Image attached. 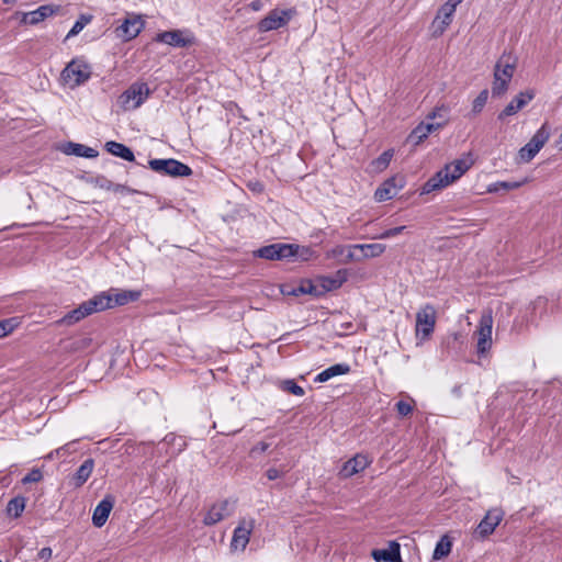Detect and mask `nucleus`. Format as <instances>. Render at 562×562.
<instances>
[{"label":"nucleus","mask_w":562,"mask_h":562,"mask_svg":"<svg viewBox=\"0 0 562 562\" xmlns=\"http://www.w3.org/2000/svg\"><path fill=\"white\" fill-rule=\"evenodd\" d=\"M472 161L467 158L457 159L435 173L423 187V193H429L448 187L460 179L471 167Z\"/></svg>","instance_id":"obj_1"},{"label":"nucleus","mask_w":562,"mask_h":562,"mask_svg":"<svg viewBox=\"0 0 562 562\" xmlns=\"http://www.w3.org/2000/svg\"><path fill=\"white\" fill-rule=\"evenodd\" d=\"M517 57L513 53L504 52L495 64L494 80L492 83V95H503L509 86L517 67Z\"/></svg>","instance_id":"obj_2"},{"label":"nucleus","mask_w":562,"mask_h":562,"mask_svg":"<svg viewBox=\"0 0 562 562\" xmlns=\"http://www.w3.org/2000/svg\"><path fill=\"white\" fill-rule=\"evenodd\" d=\"M110 299L103 294H97L93 297L82 302L77 308L65 314L57 323L60 325L71 326L87 316L108 310Z\"/></svg>","instance_id":"obj_3"},{"label":"nucleus","mask_w":562,"mask_h":562,"mask_svg":"<svg viewBox=\"0 0 562 562\" xmlns=\"http://www.w3.org/2000/svg\"><path fill=\"white\" fill-rule=\"evenodd\" d=\"M150 95V89L146 82L132 83L120 97L119 104L125 110H135L139 108Z\"/></svg>","instance_id":"obj_4"},{"label":"nucleus","mask_w":562,"mask_h":562,"mask_svg":"<svg viewBox=\"0 0 562 562\" xmlns=\"http://www.w3.org/2000/svg\"><path fill=\"white\" fill-rule=\"evenodd\" d=\"M299 250V245L276 243L260 247L254 251V256L267 260H283L297 256Z\"/></svg>","instance_id":"obj_5"},{"label":"nucleus","mask_w":562,"mask_h":562,"mask_svg":"<svg viewBox=\"0 0 562 562\" xmlns=\"http://www.w3.org/2000/svg\"><path fill=\"white\" fill-rule=\"evenodd\" d=\"M149 168L160 175L170 177H189L192 175V169L177 160V159H150L148 161Z\"/></svg>","instance_id":"obj_6"},{"label":"nucleus","mask_w":562,"mask_h":562,"mask_svg":"<svg viewBox=\"0 0 562 562\" xmlns=\"http://www.w3.org/2000/svg\"><path fill=\"white\" fill-rule=\"evenodd\" d=\"M91 74V66L87 61L74 59L65 67L61 77L71 87H77L88 81Z\"/></svg>","instance_id":"obj_7"},{"label":"nucleus","mask_w":562,"mask_h":562,"mask_svg":"<svg viewBox=\"0 0 562 562\" xmlns=\"http://www.w3.org/2000/svg\"><path fill=\"white\" fill-rule=\"evenodd\" d=\"M296 14V10L290 9H273L267 16L261 19L258 23V31L261 33L279 30L288 25L291 19Z\"/></svg>","instance_id":"obj_8"},{"label":"nucleus","mask_w":562,"mask_h":562,"mask_svg":"<svg viewBox=\"0 0 562 562\" xmlns=\"http://www.w3.org/2000/svg\"><path fill=\"white\" fill-rule=\"evenodd\" d=\"M436 325V311L434 306L427 304L416 314V337L422 340L428 339L434 333Z\"/></svg>","instance_id":"obj_9"},{"label":"nucleus","mask_w":562,"mask_h":562,"mask_svg":"<svg viewBox=\"0 0 562 562\" xmlns=\"http://www.w3.org/2000/svg\"><path fill=\"white\" fill-rule=\"evenodd\" d=\"M492 328L493 317L491 312L483 313L475 330L477 337L476 351L480 356H484L492 347Z\"/></svg>","instance_id":"obj_10"},{"label":"nucleus","mask_w":562,"mask_h":562,"mask_svg":"<svg viewBox=\"0 0 562 562\" xmlns=\"http://www.w3.org/2000/svg\"><path fill=\"white\" fill-rule=\"evenodd\" d=\"M255 528V520L252 518H243L238 521L237 527L233 531L231 540V550L244 552L249 543L250 536Z\"/></svg>","instance_id":"obj_11"},{"label":"nucleus","mask_w":562,"mask_h":562,"mask_svg":"<svg viewBox=\"0 0 562 562\" xmlns=\"http://www.w3.org/2000/svg\"><path fill=\"white\" fill-rule=\"evenodd\" d=\"M549 132L546 126H541L531 139L519 149L518 156L520 161L529 162L540 151L549 139Z\"/></svg>","instance_id":"obj_12"},{"label":"nucleus","mask_w":562,"mask_h":562,"mask_svg":"<svg viewBox=\"0 0 562 562\" xmlns=\"http://www.w3.org/2000/svg\"><path fill=\"white\" fill-rule=\"evenodd\" d=\"M456 9L457 8L449 2H445L439 8L430 26L434 37L442 35L447 27L451 24Z\"/></svg>","instance_id":"obj_13"},{"label":"nucleus","mask_w":562,"mask_h":562,"mask_svg":"<svg viewBox=\"0 0 562 562\" xmlns=\"http://www.w3.org/2000/svg\"><path fill=\"white\" fill-rule=\"evenodd\" d=\"M234 513V503L229 499L220 501L211 506L203 518L206 526L215 525L223 519L232 516Z\"/></svg>","instance_id":"obj_14"},{"label":"nucleus","mask_w":562,"mask_h":562,"mask_svg":"<svg viewBox=\"0 0 562 562\" xmlns=\"http://www.w3.org/2000/svg\"><path fill=\"white\" fill-rule=\"evenodd\" d=\"M405 186L404 176H394L385 180L381 187L375 190L374 198L378 202H384L393 199Z\"/></svg>","instance_id":"obj_15"},{"label":"nucleus","mask_w":562,"mask_h":562,"mask_svg":"<svg viewBox=\"0 0 562 562\" xmlns=\"http://www.w3.org/2000/svg\"><path fill=\"white\" fill-rule=\"evenodd\" d=\"M536 93L532 89H527L525 91L519 92L498 114L497 119L499 121H504L507 116H513L518 111L524 109L533 98Z\"/></svg>","instance_id":"obj_16"},{"label":"nucleus","mask_w":562,"mask_h":562,"mask_svg":"<svg viewBox=\"0 0 562 562\" xmlns=\"http://www.w3.org/2000/svg\"><path fill=\"white\" fill-rule=\"evenodd\" d=\"M144 21L140 16L133 15L124 20V22L116 27V36L123 41H131L135 38L143 30Z\"/></svg>","instance_id":"obj_17"},{"label":"nucleus","mask_w":562,"mask_h":562,"mask_svg":"<svg viewBox=\"0 0 562 562\" xmlns=\"http://www.w3.org/2000/svg\"><path fill=\"white\" fill-rule=\"evenodd\" d=\"M100 294H103L110 299V305L108 308L122 306L130 302H135L140 297V292L136 290L117 291L116 289H111L106 292H101Z\"/></svg>","instance_id":"obj_18"},{"label":"nucleus","mask_w":562,"mask_h":562,"mask_svg":"<svg viewBox=\"0 0 562 562\" xmlns=\"http://www.w3.org/2000/svg\"><path fill=\"white\" fill-rule=\"evenodd\" d=\"M504 516V513L499 508L490 509L484 518L480 521L477 526V533L482 537H487L492 535L495 528L499 525Z\"/></svg>","instance_id":"obj_19"},{"label":"nucleus","mask_w":562,"mask_h":562,"mask_svg":"<svg viewBox=\"0 0 562 562\" xmlns=\"http://www.w3.org/2000/svg\"><path fill=\"white\" fill-rule=\"evenodd\" d=\"M280 292L284 296H301L304 294L319 295L321 292L317 286L314 285L310 280H303L299 284H282Z\"/></svg>","instance_id":"obj_20"},{"label":"nucleus","mask_w":562,"mask_h":562,"mask_svg":"<svg viewBox=\"0 0 562 562\" xmlns=\"http://www.w3.org/2000/svg\"><path fill=\"white\" fill-rule=\"evenodd\" d=\"M155 41L173 47H187L192 44V40L184 37V32L181 30H172L158 33L155 37Z\"/></svg>","instance_id":"obj_21"},{"label":"nucleus","mask_w":562,"mask_h":562,"mask_svg":"<svg viewBox=\"0 0 562 562\" xmlns=\"http://www.w3.org/2000/svg\"><path fill=\"white\" fill-rule=\"evenodd\" d=\"M353 250H359L361 255H356L353 251H349L347 258L349 260H361L363 258H373L382 255L385 251V245L383 244H362L353 245Z\"/></svg>","instance_id":"obj_22"},{"label":"nucleus","mask_w":562,"mask_h":562,"mask_svg":"<svg viewBox=\"0 0 562 562\" xmlns=\"http://www.w3.org/2000/svg\"><path fill=\"white\" fill-rule=\"evenodd\" d=\"M371 460L364 454H357L353 458L349 459L342 465L340 470V475L342 477H350L361 471H363L369 464Z\"/></svg>","instance_id":"obj_23"},{"label":"nucleus","mask_w":562,"mask_h":562,"mask_svg":"<svg viewBox=\"0 0 562 562\" xmlns=\"http://www.w3.org/2000/svg\"><path fill=\"white\" fill-rule=\"evenodd\" d=\"M376 562H401L400 544L391 541L385 549H375L371 553Z\"/></svg>","instance_id":"obj_24"},{"label":"nucleus","mask_w":562,"mask_h":562,"mask_svg":"<svg viewBox=\"0 0 562 562\" xmlns=\"http://www.w3.org/2000/svg\"><path fill=\"white\" fill-rule=\"evenodd\" d=\"M113 508V499L104 497L94 508L92 522L95 527L101 528L106 522L109 515Z\"/></svg>","instance_id":"obj_25"},{"label":"nucleus","mask_w":562,"mask_h":562,"mask_svg":"<svg viewBox=\"0 0 562 562\" xmlns=\"http://www.w3.org/2000/svg\"><path fill=\"white\" fill-rule=\"evenodd\" d=\"M57 8L50 4L41 5L34 11L24 13L23 15V22L34 25L42 21H44L46 18L52 16L56 12Z\"/></svg>","instance_id":"obj_26"},{"label":"nucleus","mask_w":562,"mask_h":562,"mask_svg":"<svg viewBox=\"0 0 562 562\" xmlns=\"http://www.w3.org/2000/svg\"><path fill=\"white\" fill-rule=\"evenodd\" d=\"M93 469H94V460L91 458L85 460L83 463L79 467V469L76 471V473L71 477L72 485L75 487L82 486L90 477Z\"/></svg>","instance_id":"obj_27"},{"label":"nucleus","mask_w":562,"mask_h":562,"mask_svg":"<svg viewBox=\"0 0 562 562\" xmlns=\"http://www.w3.org/2000/svg\"><path fill=\"white\" fill-rule=\"evenodd\" d=\"M349 372H350V366L349 364H347V363H336V364L330 366L327 369L323 370L322 372H319L315 376L314 381L323 383V382H326V381L330 380L334 376L347 374Z\"/></svg>","instance_id":"obj_28"},{"label":"nucleus","mask_w":562,"mask_h":562,"mask_svg":"<svg viewBox=\"0 0 562 562\" xmlns=\"http://www.w3.org/2000/svg\"><path fill=\"white\" fill-rule=\"evenodd\" d=\"M104 146L106 151H109L111 155L115 157H120L126 161L135 160V156L132 149L122 143L110 140L106 142Z\"/></svg>","instance_id":"obj_29"},{"label":"nucleus","mask_w":562,"mask_h":562,"mask_svg":"<svg viewBox=\"0 0 562 562\" xmlns=\"http://www.w3.org/2000/svg\"><path fill=\"white\" fill-rule=\"evenodd\" d=\"M66 154L85 158H95L99 155L98 150H95L94 148L76 143L68 144Z\"/></svg>","instance_id":"obj_30"},{"label":"nucleus","mask_w":562,"mask_h":562,"mask_svg":"<svg viewBox=\"0 0 562 562\" xmlns=\"http://www.w3.org/2000/svg\"><path fill=\"white\" fill-rule=\"evenodd\" d=\"M346 281V271L339 270L337 271L335 277H323L321 279V284L324 291H333L342 285Z\"/></svg>","instance_id":"obj_31"},{"label":"nucleus","mask_w":562,"mask_h":562,"mask_svg":"<svg viewBox=\"0 0 562 562\" xmlns=\"http://www.w3.org/2000/svg\"><path fill=\"white\" fill-rule=\"evenodd\" d=\"M450 108L446 104L436 106L428 115L427 120L436 121V123H442V127L449 122Z\"/></svg>","instance_id":"obj_32"},{"label":"nucleus","mask_w":562,"mask_h":562,"mask_svg":"<svg viewBox=\"0 0 562 562\" xmlns=\"http://www.w3.org/2000/svg\"><path fill=\"white\" fill-rule=\"evenodd\" d=\"M25 508V498L18 496L12 498L7 505V514L13 518H18L22 515Z\"/></svg>","instance_id":"obj_33"},{"label":"nucleus","mask_w":562,"mask_h":562,"mask_svg":"<svg viewBox=\"0 0 562 562\" xmlns=\"http://www.w3.org/2000/svg\"><path fill=\"white\" fill-rule=\"evenodd\" d=\"M392 157H393V150L389 149V150L383 151L378 158L372 160V162H371L372 170L375 172L383 171L390 165Z\"/></svg>","instance_id":"obj_34"},{"label":"nucleus","mask_w":562,"mask_h":562,"mask_svg":"<svg viewBox=\"0 0 562 562\" xmlns=\"http://www.w3.org/2000/svg\"><path fill=\"white\" fill-rule=\"evenodd\" d=\"M451 541L447 536H443L436 544L432 558L435 560L442 559L451 552Z\"/></svg>","instance_id":"obj_35"},{"label":"nucleus","mask_w":562,"mask_h":562,"mask_svg":"<svg viewBox=\"0 0 562 562\" xmlns=\"http://www.w3.org/2000/svg\"><path fill=\"white\" fill-rule=\"evenodd\" d=\"M528 180L524 179L521 181H499L488 187V192H496L499 189L503 190H515L524 186Z\"/></svg>","instance_id":"obj_36"},{"label":"nucleus","mask_w":562,"mask_h":562,"mask_svg":"<svg viewBox=\"0 0 562 562\" xmlns=\"http://www.w3.org/2000/svg\"><path fill=\"white\" fill-rule=\"evenodd\" d=\"M19 325L20 321L18 317H11L0 321V338L11 334Z\"/></svg>","instance_id":"obj_37"},{"label":"nucleus","mask_w":562,"mask_h":562,"mask_svg":"<svg viewBox=\"0 0 562 562\" xmlns=\"http://www.w3.org/2000/svg\"><path fill=\"white\" fill-rule=\"evenodd\" d=\"M280 389L284 392H289L296 396H303L305 394L304 389L295 383L294 380H283L280 382Z\"/></svg>","instance_id":"obj_38"},{"label":"nucleus","mask_w":562,"mask_h":562,"mask_svg":"<svg viewBox=\"0 0 562 562\" xmlns=\"http://www.w3.org/2000/svg\"><path fill=\"white\" fill-rule=\"evenodd\" d=\"M91 15H80V18L75 22V24L68 32L66 38H70L78 35L83 30V27L91 22Z\"/></svg>","instance_id":"obj_39"},{"label":"nucleus","mask_w":562,"mask_h":562,"mask_svg":"<svg viewBox=\"0 0 562 562\" xmlns=\"http://www.w3.org/2000/svg\"><path fill=\"white\" fill-rule=\"evenodd\" d=\"M427 130H425L424 125L418 124L409 134L408 139L415 145L420 144L424 139L428 137Z\"/></svg>","instance_id":"obj_40"},{"label":"nucleus","mask_w":562,"mask_h":562,"mask_svg":"<svg viewBox=\"0 0 562 562\" xmlns=\"http://www.w3.org/2000/svg\"><path fill=\"white\" fill-rule=\"evenodd\" d=\"M487 98H488V91L486 89L482 90L479 93V95L474 99L473 104H472V112L474 114H477L483 110V108L486 104Z\"/></svg>","instance_id":"obj_41"},{"label":"nucleus","mask_w":562,"mask_h":562,"mask_svg":"<svg viewBox=\"0 0 562 562\" xmlns=\"http://www.w3.org/2000/svg\"><path fill=\"white\" fill-rule=\"evenodd\" d=\"M414 403L415 402L412 398H411V402L398 401L395 404L398 415L402 417H406V416L411 415L414 411Z\"/></svg>","instance_id":"obj_42"},{"label":"nucleus","mask_w":562,"mask_h":562,"mask_svg":"<svg viewBox=\"0 0 562 562\" xmlns=\"http://www.w3.org/2000/svg\"><path fill=\"white\" fill-rule=\"evenodd\" d=\"M76 442H77V440H72V441L67 442L66 445L57 448L56 456L57 457H66L68 454H71L75 451L74 446Z\"/></svg>","instance_id":"obj_43"},{"label":"nucleus","mask_w":562,"mask_h":562,"mask_svg":"<svg viewBox=\"0 0 562 562\" xmlns=\"http://www.w3.org/2000/svg\"><path fill=\"white\" fill-rule=\"evenodd\" d=\"M285 473H286V470H284L283 468L282 469L270 468L267 470L266 475H267L268 480L273 481V480L283 477L285 475Z\"/></svg>","instance_id":"obj_44"},{"label":"nucleus","mask_w":562,"mask_h":562,"mask_svg":"<svg viewBox=\"0 0 562 562\" xmlns=\"http://www.w3.org/2000/svg\"><path fill=\"white\" fill-rule=\"evenodd\" d=\"M42 479V473L40 470H32L30 473H27L22 482L23 483H35L38 482Z\"/></svg>","instance_id":"obj_45"},{"label":"nucleus","mask_w":562,"mask_h":562,"mask_svg":"<svg viewBox=\"0 0 562 562\" xmlns=\"http://www.w3.org/2000/svg\"><path fill=\"white\" fill-rule=\"evenodd\" d=\"M95 184L99 188L104 189V190H109V191H111V189L113 187V182L111 180H109L108 178H105V177H98L95 179Z\"/></svg>","instance_id":"obj_46"},{"label":"nucleus","mask_w":562,"mask_h":562,"mask_svg":"<svg viewBox=\"0 0 562 562\" xmlns=\"http://www.w3.org/2000/svg\"><path fill=\"white\" fill-rule=\"evenodd\" d=\"M422 125H424L425 130H427V133L430 134L435 131H438L442 127V123H436V122H422Z\"/></svg>","instance_id":"obj_47"},{"label":"nucleus","mask_w":562,"mask_h":562,"mask_svg":"<svg viewBox=\"0 0 562 562\" xmlns=\"http://www.w3.org/2000/svg\"><path fill=\"white\" fill-rule=\"evenodd\" d=\"M269 448V443L265 442V441H260L258 442L256 446H254L251 448V451L250 453L254 454V453H263L268 450Z\"/></svg>","instance_id":"obj_48"},{"label":"nucleus","mask_w":562,"mask_h":562,"mask_svg":"<svg viewBox=\"0 0 562 562\" xmlns=\"http://www.w3.org/2000/svg\"><path fill=\"white\" fill-rule=\"evenodd\" d=\"M52 554H53L52 549L49 547H45L40 550L38 559L47 561L52 558Z\"/></svg>","instance_id":"obj_49"},{"label":"nucleus","mask_w":562,"mask_h":562,"mask_svg":"<svg viewBox=\"0 0 562 562\" xmlns=\"http://www.w3.org/2000/svg\"><path fill=\"white\" fill-rule=\"evenodd\" d=\"M111 191H115V192H121V193H133L135 192L134 190H131L130 188L123 186V184H116V183H113V187L111 189Z\"/></svg>","instance_id":"obj_50"},{"label":"nucleus","mask_w":562,"mask_h":562,"mask_svg":"<svg viewBox=\"0 0 562 562\" xmlns=\"http://www.w3.org/2000/svg\"><path fill=\"white\" fill-rule=\"evenodd\" d=\"M248 188L254 191V192H257V193H261L263 191V184L260 183L259 181H256V182H249L248 183Z\"/></svg>","instance_id":"obj_51"},{"label":"nucleus","mask_w":562,"mask_h":562,"mask_svg":"<svg viewBox=\"0 0 562 562\" xmlns=\"http://www.w3.org/2000/svg\"><path fill=\"white\" fill-rule=\"evenodd\" d=\"M249 8L255 12L260 11L263 8V2L262 0H254L249 3Z\"/></svg>","instance_id":"obj_52"},{"label":"nucleus","mask_w":562,"mask_h":562,"mask_svg":"<svg viewBox=\"0 0 562 562\" xmlns=\"http://www.w3.org/2000/svg\"><path fill=\"white\" fill-rule=\"evenodd\" d=\"M405 228H406V226H397V227L391 228V234L393 237L397 236L398 234L403 233Z\"/></svg>","instance_id":"obj_53"},{"label":"nucleus","mask_w":562,"mask_h":562,"mask_svg":"<svg viewBox=\"0 0 562 562\" xmlns=\"http://www.w3.org/2000/svg\"><path fill=\"white\" fill-rule=\"evenodd\" d=\"M392 234H391V228L390 229H386L384 232H382L376 238H380V239H387V238H392Z\"/></svg>","instance_id":"obj_54"},{"label":"nucleus","mask_w":562,"mask_h":562,"mask_svg":"<svg viewBox=\"0 0 562 562\" xmlns=\"http://www.w3.org/2000/svg\"><path fill=\"white\" fill-rule=\"evenodd\" d=\"M55 458H58V457L56 456V449H55V450H53V451H50V452L46 456V459H49V460H53V459H55Z\"/></svg>","instance_id":"obj_55"},{"label":"nucleus","mask_w":562,"mask_h":562,"mask_svg":"<svg viewBox=\"0 0 562 562\" xmlns=\"http://www.w3.org/2000/svg\"><path fill=\"white\" fill-rule=\"evenodd\" d=\"M463 0H448L447 2H449L450 4H453L456 8L459 3H461Z\"/></svg>","instance_id":"obj_56"},{"label":"nucleus","mask_w":562,"mask_h":562,"mask_svg":"<svg viewBox=\"0 0 562 562\" xmlns=\"http://www.w3.org/2000/svg\"><path fill=\"white\" fill-rule=\"evenodd\" d=\"M5 4H14L16 0H2Z\"/></svg>","instance_id":"obj_57"},{"label":"nucleus","mask_w":562,"mask_h":562,"mask_svg":"<svg viewBox=\"0 0 562 562\" xmlns=\"http://www.w3.org/2000/svg\"><path fill=\"white\" fill-rule=\"evenodd\" d=\"M559 143H560L561 148H562V132H561V135H560V138H559Z\"/></svg>","instance_id":"obj_58"},{"label":"nucleus","mask_w":562,"mask_h":562,"mask_svg":"<svg viewBox=\"0 0 562 562\" xmlns=\"http://www.w3.org/2000/svg\"><path fill=\"white\" fill-rule=\"evenodd\" d=\"M303 250H304L306 254L311 251V250H310V248H303Z\"/></svg>","instance_id":"obj_59"},{"label":"nucleus","mask_w":562,"mask_h":562,"mask_svg":"<svg viewBox=\"0 0 562 562\" xmlns=\"http://www.w3.org/2000/svg\"><path fill=\"white\" fill-rule=\"evenodd\" d=\"M0 562H2V560L0 559Z\"/></svg>","instance_id":"obj_60"}]
</instances>
